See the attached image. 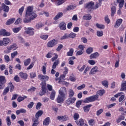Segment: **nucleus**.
Returning <instances> with one entry per match:
<instances>
[{"label":"nucleus","mask_w":126,"mask_h":126,"mask_svg":"<svg viewBox=\"0 0 126 126\" xmlns=\"http://www.w3.org/2000/svg\"><path fill=\"white\" fill-rule=\"evenodd\" d=\"M50 123H51V119L50 117H47L43 121V125L49 126V125H50Z\"/></svg>","instance_id":"nucleus-18"},{"label":"nucleus","mask_w":126,"mask_h":126,"mask_svg":"<svg viewBox=\"0 0 126 126\" xmlns=\"http://www.w3.org/2000/svg\"><path fill=\"white\" fill-rule=\"evenodd\" d=\"M14 21H15V18L10 19L7 21L6 25H10V24H12Z\"/></svg>","instance_id":"nucleus-27"},{"label":"nucleus","mask_w":126,"mask_h":126,"mask_svg":"<svg viewBox=\"0 0 126 126\" xmlns=\"http://www.w3.org/2000/svg\"><path fill=\"white\" fill-rule=\"evenodd\" d=\"M32 121L33 123L32 126H37L39 125V120H38V119L33 118H32Z\"/></svg>","instance_id":"nucleus-23"},{"label":"nucleus","mask_w":126,"mask_h":126,"mask_svg":"<svg viewBox=\"0 0 126 126\" xmlns=\"http://www.w3.org/2000/svg\"><path fill=\"white\" fill-rule=\"evenodd\" d=\"M121 91H126V82L122 83Z\"/></svg>","instance_id":"nucleus-31"},{"label":"nucleus","mask_w":126,"mask_h":126,"mask_svg":"<svg viewBox=\"0 0 126 126\" xmlns=\"http://www.w3.org/2000/svg\"><path fill=\"white\" fill-rule=\"evenodd\" d=\"M53 56H54V54L52 52H48V53L46 55V57L47 59H51V58H52V57H53Z\"/></svg>","instance_id":"nucleus-56"},{"label":"nucleus","mask_w":126,"mask_h":126,"mask_svg":"<svg viewBox=\"0 0 126 126\" xmlns=\"http://www.w3.org/2000/svg\"><path fill=\"white\" fill-rule=\"evenodd\" d=\"M75 8V6L73 5H69L67 7V10H72Z\"/></svg>","instance_id":"nucleus-62"},{"label":"nucleus","mask_w":126,"mask_h":126,"mask_svg":"<svg viewBox=\"0 0 126 126\" xmlns=\"http://www.w3.org/2000/svg\"><path fill=\"white\" fill-rule=\"evenodd\" d=\"M98 95H94L90 97H87L83 100V103L86 104L87 103H90V102H94L98 99Z\"/></svg>","instance_id":"nucleus-2"},{"label":"nucleus","mask_w":126,"mask_h":126,"mask_svg":"<svg viewBox=\"0 0 126 126\" xmlns=\"http://www.w3.org/2000/svg\"><path fill=\"white\" fill-rule=\"evenodd\" d=\"M124 120H125V116H121L116 120V123H117V124H119L121 123L122 121H124Z\"/></svg>","instance_id":"nucleus-36"},{"label":"nucleus","mask_w":126,"mask_h":126,"mask_svg":"<svg viewBox=\"0 0 126 126\" xmlns=\"http://www.w3.org/2000/svg\"><path fill=\"white\" fill-rule=\"evenodd\" d=\"M99 56H100V54H99L98 52H95L94 53L92 54L90 56V60H92L93 59H97V58L99 57Z\"/></svg>","instance_id":"nucleus-13"},{"label":"nucleus","mask_w":126,"mask_h":126,"mask_svg":"<svg viewBox=\"0 0 126 126\" xmlns=\"http://www.w3.org/2000/svg\"><path fill=\"white\" fill-rule=\"evenodd\" d=\"M18 48L17 44L16 43H13L7 47V50L8 51H11L12 50H13V51H15Z\"/></svg>","instance_id":"nucleus-10"},{"label":"nucleus","mask_w":126,"mask_h":126,"mask_svg":"<svg viewBox=\"0 0 126 126\" xmlns=\"http://www.w3.org/2000/svg\"><path fill=\"white\" fill-rule=\"evenodd\" d=\"M19 75L21 78H22L23 79H25V80H26L27 78H28V75L27 73H24L23 72H21L19 73Z\"/></svg>","instance_id":"nucleus-11"},{"label":"nucleus","mask_w":126,"mask_h":126,"mask_svg":"<svg viewBox=\"0 0 126 126\" xmlns=\"http://www.w3.org/2000/svg\"><path fill=\"white\" fill-rule=\"evenodd\" d=\"M38 78L39 80H41L42 82H46L49 80V76L47 75H43L42 74H39L38 75Z\"/></svg>","instance_id":"nucleus-8"},{"label":"nucleus","mask_w":126,"mask_h":126,"mask_svg":"<svg viewBox=\"0 0 126 126\" xmlns=\"http://www.w3.org/2000/svg\"><path fill=\"white\" fill-rule=\"evenodd\" d=\"M22 20H21V18H19L18 19L16 20V21L15 22V25H18L19 23H21V21Z\"/></svg>","instance_id":"nucleus-64"},{"label":"nucleus","mask_w":126,"mask_h":126,"mask_svg":"<svg viewBox=\"0 0 126 126\" xmlns=\"http://www.w3.org/2000/svg\"><path fill=\"white\" fill-rule=\"evenodd\" d=\"M47 92V89H41V91L39 92V94L40 96H43L45 95Z\"/></svg>","instance_id":"nucleus-38"},{"label":"nucleus","mask_w":126,"mask_h":126,"mask_svg":"<svg viewBox=\"0 0 126 126\" xmlns=\"http://www.w3.org/2000/svg\"><path fill=\"white\" fill-rule=\"evenodd\" d=\"M88 63L91 64V65H94V64H95L96 62H95V61L94 60H89Z\"/></svg>","instance_id":"nucleus-63"},{"label":"nucleus","mask_w":126,"mask_h":126,"mask_svg":"<svg viewBox=\"0 0 126 126\" xmlns=\"http://www.w3.org/2000/svg\"><path fill=\"white\" fill-rule=\"evenodd\" d=\"M88 124L90 126H93L96 124V121L94 119H91L88 121Z\"/></svg>","instance_id":"nucleus-29"},{"label":"nucleus","mask_w":126,"mask_h":126,"mask_svg":"<svg viewBox=\"0 0 126 126\" xmlns=\"http://www.w3.org/2000/svg\"><path fill=\"white\" fill-rule=\"evenodd\" d=\"M96 26L97 28H98L99 29H105V26L103 25H101L98 23L96 24Z\"/></svg>","instance_id":"nucleus-47"},{"label":"nucleus","mask_w":126,"mask_h":126,"mask_svg":"<svg viewBox=\"0 0 126 126\" xmlns=\"http://www.w3.org/2000/svg\"><path fill=\"white\" fill-rule=\"evenodd\" d=\"M20 30H21V27L14 28L12 29V31L14 33H18Z\"/></svg>","instance_id":"nucleus-45"},{"label":"nucleus","mask_w":126,"mask_h":126,"mask_svg":"<svg viewBox=\"0 0 126 126\" xmlns=\"http://www.w3.org/2000/svg\"><path fill=\"white\" fill-rule=\"evenodd\" d=\"M49 37V35L48 34L46 35H41L40 36V38L41 39H42V40H46L47 39H48Z\"/></svg>","instance_id":"nucleus-51"},{"label":"nucleus","mask_w":126,"mask_h":126,"mask_svg":"<svg viewBox=\"0 0 126 126\" xmlns=\"http://www.w3.org/2000/svg\"><path fill=\"white\" fill-rule=\"evenodd\" d=\"M92 107V104H89L87 106H85L83 107V110L85 113H88L89 111H90V107Z\"/></svg>","instance_id":"nucleus-17"},{"label":"nucleus","mask_w":126,"mask_h":126,"mask_svg":"<svg viewBox=\"0 0 126 126\" xmlns=\"http://www.w3.org/2000/svg\"><path fill=\"white\" fill-rule=\"evenodd\" d=\"M63 119V122H66V121H68L69 120V117L67 115H63L62 116Z\"/></svg>","instance_id":"nucleus-53"},{"label":"nucleus","mask_w":126,"mask_h":126,"mask_svg":"<svg viewBox=\"0 0 126 126\" xmlns=\"http://www.w3.org/2000/svg\"><path fill=\"white\" fill-rule=\"evenodd\" d=\"M31 63V59L30 58H28L24 61V65L25 66H27V65H29L30 63Z\"/></svg>","instance_id":"nucleus-30"},{"label":"nucleus","mask_w":126,"mask_h":126,"mask_svg":"<svg viewBox=\"0 0 126 126\" xmlns=\"http://www.w3.org/2000/svg\"><path fill=\"white\" fill-rule=\"evenodd\" d=\"M29 15V16H30V17L32 20L35 19V18H36V17H37V15L36 14V13L34 12L31 13L30 15Z\"/></svg>","instance_id":"nucleus-24"},{"label":"nucleus","mask_w":126,"mask_h":126,"mask_svg":"<svg viewBox=\"0 0 126 126\" xmlns=\"http://www.w3.org/2000/svg\"><path fill=\"white\" fill-rule=\"evenodd\" d=\"M7 87H8V89H10V92H13V90H14V86L11 83H9Z\"/></svg>","instance_id":"nucleus-26"},{"label":"nucleus","mask_w":126,"mask_h":126,"mask_svg":"<svg viewBox=\"0 0 126 126\" xmlns=\"http://www.w3.org/2000/svg\"><path fill=\"white\" fill-rule=\"evenodd\" d=\"M76 101V98L73 97H69L68 98H67L65 101V104L66 106H69L70 105H72V104H74V103H75V101Z\"/></svg>","instance_id":"nucleus-4"},{"label":"nucleus","mask_w":126,"mask_h":126,"mask_svg":"<svg viewBox=\"0 0 126 126\" xmlns=\"http://www.w3.org/2000/svg\"><path fill=\"white\" fill-rule=\"evenodd\" d=\"M27 98V96H24V97L22 96H19L18 99H17V101L18 102H21L22 101H23V100H24V99H26Z\"/></svg>","instance_id":"nucleus-49"},{"label":"nucleus","mask_w":126,"mask_h":126,"mask_svg":"<svg viewBox=\"0 0 126 126\" xmlns=\"http://www.w3.org/2000/svg\"><path fill=\"white\" fill-rule=\"evenodd\" d=\"M55 56V57H53L51 60L52 61V62H55V61H56V60H57L58 59V58H59V56L58 55V54H57L56 53H54L53 54V56Z\"/></svg>","instance_id":"nucleus-57"},{"label":"nucleus","mask_w":126,"mask_h":126,"mask_svg":"<svg viewBox=\"0 0 126 126\" xmlns=\"http://www.w3.org/2000/svg\"><path fill=\"white\" fill-rule=\"evenodd\" d=\"M95 3L93 1L89 2L85 4V8H87L90 10L91 9H96V8L94 7Z\"/></svg>","instance_id":"nucleus-5"},{"label":"nucleus","mask_w":126,"mask_h":126,"mask_svg":"<svg viewBox=\"0 0 126 126\" xmlns=\"http://www.w3.org/2000/svg\"><path fill=\"white\" fill-rule=\"evenodd\" d=\"M96 72H98V66H95L90 71V74L94 75Z\"/></svg>","instance_id":"nucleus-14"},{"label":"nucleus","mask_w":126,"mask_h":126,"mask_svg":"<svg viewBox=\"0 0 126 126\" xmlns=\"http://www.w3.org/2000/svg\"><path fill=\"white\" fill-rule=\"evenodd\" d=\"M10 32H7L5 29H2L0 30V36H3V37H8L10 36Z\"/></svg>","instance_id":"nucleus-7"},{"label":"nucleus","mask_w":126,"mask_h":126,"mask_svg":"<svg viewBox=\"0 0 126 126\" xmlns=\"http://www.w3.org/2000/svg\"><path fill=\"white\" fill-rule=\"evenodd\" d=\"M73 52H74L73 48H71L69 52H67V56L68 57H71L73 55Z\"/></svg>","instance_id":"nucleus-34"},{"label":"nucleus","mask_w":126,"mask_h":126,"mask_svg":"<svg viewBox=\"0 0 126 126\" xmlns=\"http://www.w3.org/2000/svg\"><path fill=\"white\" fill-rule=\"evenodd\" d=\"M4 59L6 63H8L10 62V59L9 58V56H8V55L4 56Z\"/></svg>","instance_id":"nucleus-52"},{"label":"nucleus","mask_w":126,"mask_h":126,"mask_svg":"<svg viewBox=\"0 0 126 126\" xmlns=\"http://www.w3.org/2000/svg\"><path fill=\"white\" fill-rule=\"evenodd\" d=\"M8 91H9V89H8V87L5 88V89L4 90L3 92V95H6L7 93H8Z\"/></svg>","instance_id":"nucleus-59"},{"label":"nucleus","mask_w":126,"mask_h":126,"mask_svg":"<svg viewBox=\"0 0 126 126\" xmlns=\"http://www.w3.org/2000/svg\"><path fill=\"white\" fill-rule=\"evenodd\" d=\"M18 55V52L17 51H15L11 54V57L12 59H14L16 56Z\"/></svg>","instance_id":"nucleus-50"},{"label":"nucleus","mask_w":126,"mask_h":126,"mask_svg":"<svg viewBox=\"0 0 126 126\" xmlns=\"http://www.w3.org/2000/svg\"><path fill=\"white\" fill-rule=\"evenodd\" d=\"M5 80V77L3 76H0V84H3Z\"/></svg>","instance_id":"nucleus-42"},{"label":"nucleus","mask_w":126,"mask_h":126,"mask_svg":"<svg viewBox=\"0 0 126 126\" xmlns=\"http://www.w3.org/2000/svg\"><path fill=\"white\" fill-rule=\"evenodd\" d=\"M32 12H33V7L30 6L28 7L26 14H27V15H30V14H31V13Z\"/></svg>","instance_id":"nucleus-16"},{"label":"nucleus","mask_w":126,"mask_h":126,"mask_svg":"<svg viewBox=\"0 0 126 126\" xmlns=\"http://www.w3.org/2000/svg\"><path fill=\"white\" fill-rule=\"evenodd\" d=\"M102 85L103 86H105V87H108V85H109V83L107 81H103L102 82Z\"/></svg>","instance_id":"nucleus-58"},{"label":"nucleus","mask_w":126,"mask_h":126,"mask_svg":"<svg viewBox=\"0 0 126 126\" xmlns=\"http://www.w3.org/2000/svg\"><path fill=\"white\" fill-rule=\"evenodd\" d=\"M59 63H60L59 60H56L54 63L52 65V68L56 69L57 65H59Z\"/></svg>","instance_id":"nucleus-37"},{"label":"nucleus","mask_w":126,"mask_h":126,"mask_svg":"<svg viewBox=\"0 0 126 126\" xmlns=\"http://www.w3.org/2000/svg\"><path fill=\"white\" fill-rule=\"evenodd\" d=\"M93 48L92 47H89L86 50V53L88 55H90V54H91V53H93Z\"/></svg>","instance_id":"nucleus-46"},{"label":"nucleus","mask_w":126,"mask_h":126,"mask_svg":"<svg viewBox=\"0 0 126 126\" xmlns=\"http://www.w3.org/2000/svg\"><path fill=\"white\" fill-rule=\"evenodd\" d=\"M55 97H56V91H53L50 94V99L51 100H55Z\"/></svg>","instance_id":"nucleus-39"},{"label":"nucleus","mask_w":126,"mask_h":126,"mask_svg":"<svg viewBox=\"0 0 126 126\" xmlns=\"http://www.w3.org/2000/svg\"><path fill=\"white\" fill-rule=\"evenodd\" d=\"M2 7L3 8V11L5 12H8L9 11V7L8 6L5 5L4 4H2Z\"/></svg>","instance_id":"nucleus-25"},{"label":"nucleus","mask_w":126,"mask_h":126,"mask_svg":"<svg viewBox=\"0 0 126 126\" xmlns=\"http://www.w3.org/2000/svg\"><path fill=\"white\" fill-rule=\"evenodd\" d=\"M7 126H11V122L10 121V117L7 116L6 119Z\"/></svg>","instance_id":"nucleus-43"},{"label":"nucleus","mask_w":126,"mask_h":126,"mask_svg":"<svg viewBox=\"0 0 126 126\" xmlns=\"http://www.w3.org/2000/svg\"><path fill=\"white\" fill-rule=\"evenodd\" d=\"M117 10V9L116 8V7L113 6L111 7V16L113 17L116 14V11Z\"/></svg>","instance_id":"nucleus-33"},{"label":"nucleus","mask_w":126,"mask_h":126,"mask_svg":"<svg viewBox=\"0 0 126 126\" xmlns=\"http://www.w3.org/2000/svg\"><path fill=\"white\" fill-rule=\"evenodd\" d=\"M28 16H29V15H27V14H26V17L23 19V22L24 23H29V22H31L32 20L30 17V18H28Z\"/></svg>","instance_id":"nucleus-20"},{"label":"nucleus","mask_w":126,"mask_h":126,"mask_svg":"<svg viewBox=\"0 0 126 126\" xmlns=\"http://www.w3.org/2000/svg\"><path fill=\"white\" fill-rule=\"evenodd\" d=\"M92 16L90 15H85L83 17V20H91Z\"/></svg>","instance_id":"nucleus-44"},{"label":"nucleus","mask_w":126,"mask_h":126,"mask_svg":"<svg viewBox=\"0 0 126 126\" xmlns=\"http://www.w3.org/2000/svg\"><path fill=\"white\" fill-rule=\"evenodd\" d=\"M64 2V1L63 0H59L55 2V5H57V6L59 5H61L63 4Z\"/></svg>","instance_id":"nucleus-40"},{"label":"nucleus","mask_w":126,"mask_h":126,"mask_svg":"<svg viewBox=\"0 0 126 126\" xmlns=\"http://www.w3.org/2000/svg\"><path fill=\"white\" fill-rule=\"evenodd\" d=\"M46 85L47 84L46 83V82H42L40 84V85L41 86V89H46Z\"/></svg>","instance_id":"nucleus-61"},{"label":"nucleus","mask_w":126,"mask_h":126,"mask_svg":"<svg viewBox=\"0 0 126 126\" xmlns=\"http://www.w3.org/2000/svg\"><path fill=\"white\" fill-rule=\"evenodd\" d=\"M63 12H59L58 14L54 18V20H58V19H59V18H61V17H63Z\"/></svg>","instance_id":"nucleus-21"},{"label":"nucleus","mask_w":126,"mask_h":126,"mask_svg":"<svg viewBox=\"0 0 126 126\" xmlns=\"http://www.w3.org/2000/svg\"><path fill=\"white\" fill-rule=\"evenodd\" d=\"M96 35L97 37H102V36L103 35V32L97 31L96 32Z\"/></svg>","instance_id":"nucleus-55"},{"label":"nucleus","mask_w":126,"mask_h":126,"mask_svg":"<svg viewBox=\"0 0 126 126\" xmlns=\"http://www.w3.org/2000/svg\"><path fill=\"white\" fill-rule=\"evenodd\" d=\"M66 88L65 87H62L59 91V95L57 98V102L59 104L63 103V101L66 99Z\"/></svg>","instance_id":"nucleus-1"},{"label":"nucleus","mask_w":126,"mask_h":126,"mask_svg":"<svg viewBox=\"0 0 126 126\" xmlns=\"http://www.w3.org/2000/svg\"><path fill=\"white\" fill-rule=\"evenodd\" d=\"M34 30L33 28H28L26 31V34L29 35V36H33L34 34H35V32H34Z\"/></svg>","instance_id":"nucleus-9"},{"label":"nucleus","mask_w":126,"mask_h":126,"mask_svg":"<svg viewBox=\"0 0 126 126\" xmlns=\"http://www.w3.org/2000/svg\"><path fill=\"white\" fill-rule=\"evenodd\" d=\"M58 43L59 40L57 39H52L48 41L47 43V47H48V48H53V47H55V46L57 45Z\"/></svg>","instance_id":"nucleus-6"},{"label":"nucleus","mask_w":126,"mask_h":126,"mask_svg":"<svg viewBox=\"0 0 126 126\" xmlns=\"http://www.w3.org/2000/svg\"><path fill=\"white\" fill-rule=\"evenodd\" d=\"M66 24L64 22H61L59 24V27L61 30H65L66 29Z\"/></svg>","instance_id":"nucleus-19"},{"label":"nucleus","mask_w":126,"mask_h":126,"mask_svg":"<svg viewBox=\"0 0 126 126\" xmlns=\"http://www.w3.org/2000/svg\"><path fill=\"white\" fill-rule=\"evenodd\" d=\"M117 2L119 3L120 8H122L124 6V4L125 3V0H117Z\"/></svg>","instance_id":"nucleus-32"},{"label":"nucleus","mask_w":126,"mask_h":126,"mask_svg":"<svg viewBox=\"0 0 126 126\" xmlns=\"http://www.w3.org/2000/svg\"><path fill=\"white\" fill-rule=\"evenodd\" d=\"M76 37V33L73 32H71L70 34H68V37L71 38V39H74V38Z\"/></svg>","instance_id":"nucleus-41"},{"label":"nucleus","mask_w":126,"mask_h":126,"mask_svg":"<svg viewBox=\"0 0 126 126\" xmlns=\"http://www.w3.org/2000/svg\"><path fill=\"white\" fill-rule=\"evenodd\" d=\"M10 42V39L8 37H4L2 40H0V47L2 46H4L6 47L7 45L9 44Z\"/></svg>","instance_id":"nucleus-3"},{"label":"nucleus","mask_w":126,"mask_h":126,"mask_svg":"<svg viewBox=\"0 0 126 126\" xmlns=\"http://www.w3.org/2000/svg\"><path fill=\"white\" fill-rule=\"evenodd\" d=\"M44 26V24L42 23H38L35 25V29L39 30Z\"/></svg>","instance_id":"nucleus-35"},{"label":"nucleus","mask_w":126,"mask_h":126,"mask_svg":"<svg viewBox=\"0 0 126 126\" xmlns=\"http://www.w3.org/2000/svg\"><path fill=\"white\" fill-rule=\"evenodd\" d=\"M123 23V20L122 19H118L117 20L115 25H114L115 28H118L121 26V24Z\"/></svg>","instance_id":"nucleus-12"},{"label":"nucleus","mask_w":126,"mask_h":126,"mask_svg":"<svg viewBox=\"0 0 126 126\" xmlns=\"http://www.w3.org/2000/svg\"><path fill=\"white\" fill-rule=\"evenodd\" d=\"M42 115H43V111L42 110H39L35 114L36 119L38 120Z\"/></svg>","instance_id":"nucleus-28"},{"label":"nucleus","mask_w":126,"mask_h":126,"mask_svg":"<svg viewBox=\"0 0 126 126\" xmlns=\"http://www.w3.org/2000/svg\"><path fill=\"white\" fill-rule=\"evenodd\" d=\"M76 124L77 125V126H84V120L82 119H80L78 121H75Z\"/></svg>","instance_id":"nucleus-15"},{"label":"nucleus","mask_w":126,"mask_h":126,"mask_svg":"<svg viewBox=\"0 0 126 126\" xmlns=\"http://www.w3.org/2000/svg\"><path fill=\"white\" fill-rule=\"evenodd\" d=\"M73 118L75 121H77L79 119V114L76 113H74Z\"/></svg>","instance_id":"nucleus-54"},{"label":"nucleus","mask_w":126,"mask_h":126,"mask_svg":"<svg viewBox=\"0 0 126 126\" xmlns=\"http://www.w3.org/2000/svg\"><path fill=\"white\" fill-rule=\"evenodd\" d=\"M65 39H68V34L65 33L61 38V40H64Z\"/></svg>","instance_id":"nucleus-60"},{"label":"nucleus","mask_w":126,"mask_h":126,"mask_svg":"<svg viewBox=\"0 0 126 126\" xmlns=\"http://www.w3.org/2000/svg\"><path fill=\"white\" fill-rule=\"evenodd\" d=\"M30 78L32 79L35 78L37 75H36V72H32L30 73Z\"/></svg>","instance_id":"nucleus-48"},{"label":"nucleus","mask_w":126,"mask_h":126,"mask_svg":"<svg viewBox=\"0 0 126 126\" xmlns=\"http://www.w3.org/2000/svg\"><path fill=\"white\" fill-rule=\"evenodd\" d=\"M68 94L69 97H73L74 96V91L72 89H69L68 91Z\"/></svg>","instance_id":"nucleus-22"}]
</instances>
